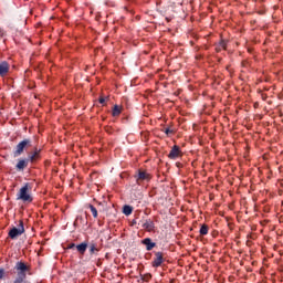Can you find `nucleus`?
Returning <instances> with one entry per match:
<instances>
[{
	"instance_id": "f3484780",
	"label": "nucleus",
	"mask_w": 283,
	"mask_h": 283,
	"mask_svg": "<svg viewBox=\"0 0 283 283\" xmlns=\"http://www.w3.org/2000/svg\"><path fill=\"white\" fill-rule=\"evenodd\" d=\"M220 50H227V41H220L219 45L217 46V52H220Z\"/></svg>"
},
{
	"instance_id": "b1692460",
	"label": "nucleus",
	"mask_w": 283,
	"mask_h": 283,
	"mask_svg": "<svg viewBox=\"0 0 283 283\" xmlns=\"http://www.w3.org/2000/svg\"><path fill=\"white\" fill-rule=\"evenodd\" d=\"M105 97H99V103H101V105H105Z\"/></svg>"
},
{
	"instance_id": "4be33fe9",
	"label": "nucleus",
	"mask_w": 283,
	"mask_h": 283,
	"mask_svg": "<svg viewBox=\"0 0 283 283\" xmlns=\"http://www.w3.org/2000/svg\"><path fill=\"white\" fill-rule=\"evenodd\" d=\"M6 277V270L0 269V280H3Z\"/></svg>"
},
{
	"instance_id": "6ab92c4d",
	"label": "nucleus",
	"mask_w": 283,
	"mask_h": 283,
	"mask_svg": "<svg viewBox=\"0 0 283 283\" xmlns=\"http://www.w3.org/2000/svg\"><path fill=\"white\" fill-rule=\"evenodd\" d=\"M23 282H25V276L18 274L12 283H23Z\"/></svg>"
},
{
	"instance_id": "9b49d317",
	"label": "nucleus",
	"mask_w": 283,
	"mask_h": 283,
	"mask_svg": "<svg viewBox=\"0 0 283 283\" xmlns=\"http://www.w3.org/2000/svg\"><path fill=\"white\" fill-rule=\"evenodd\" d=\"M28 163H30V159H19L15 165L17 171H23L28 167Z\"/></svg>"
},
{
	"instance_id": "f8f14e48",
	"label": "nucleus",
	"mask_w": 283,
	"mask_h": 283,
	"mask_svg": "<svg viewBox=\"0 0 283 283\" xmlns=\"http://www.w3.org/2000/svg\"><path fill=\"white\" fill-rule=\"evenodd\" d=\"M142 244L146 247V251H151L156 247V242H153L150 238L142 240Z\"/></svg>"
},
{
	"instance_id": "6e6552de",
	"label": "nucleus",
	"mask_w": 283,
	"mask_h": 283,
	"mask_svg": "<svg viewBox=\"0 0 283 283\" xmlns=\"http://www.w3.org/2000/svg\"><path fill=\"white\" fill-rule=\"evenodd\" d=\"M163 262H165V256L163 252H156L155 258L153 260L154 269H158V266H161Z\"/></svg>"
},
{
	"instance_id": "4468645a",
	"label": "nucleus",
	"mask_w": 283,
	"mask_h": 283,
	"mask_svg": "<svg viewBox=\"0 0 283 283\" xmlns=\"http://www.w3.org/2000/svg\"><path fill=\"white\" fill-rule=\"evenodd\" d=\"M143 229H146V231H151L154 229V221L151 220H146L143 223Z\"/></svg>"
},
{
	"instance_id": "9d476101",
	"label": "nucleus",
	"mask_w": 283,
	"mask_h": 283,
	"mask_svg": "<svg viewBox=\"0 0 283 283\" xmlns=\"http://www.w3.org/2000/svg\"><path fill=\"white\" fill-rule=\"evenodd\" d=\"M8 72H10V64L6 61L0 62V76H8Z\"/></svg>"
},
{
	"instance_id": "39448f33",
	"label": "nucleus",
	"mask_w": 283,
	"mask_h": 283,
	"mask_svg": "<svg viewBox=\"0 0 283 283\" xmlns=\"http://www.w3.org/2000/svg\"><path fill=\"white\" fill-rule=\"evenodd\" d=\"M88 248V253L91 258H94V255H98V253H101V250L103 249V245H101L98 242L96 241H91L87 244Z\"/></svg>"
},
{
	"instance_id": "f257e3e1",
	"label": "nucleus",
	"mask_w": 283,
	"mask_h": 283,
	"mask_svg": "<svg viewBox=\"0 0 283 283\" xmlns=\"http://www.w3.org/2000/svg\"><path fill=\"white\" fill-rule=\"evenodd\" d=\"M31 192L32 186H30V184H24L17 193V200H22V202H32L34 198Z\"/></svg>"
},
{
	"instance_id": "ddd939ff",
	"label": "nucleus",
	"mask_w": 283,
	"mask_h": 283,
	"mask_svg": "<svg viewBox=\"0 0 283 283\" xmlns=\"http://www.w3.org/2000/svg\"><path fill=\"white\" fill-rule=\"evenodd\" d=\"M40 154L41 149L35 148L34 153L31 156H29L30 163H36V160H39L40 158Z\"/></svg>"
},
{
	"instance_id": "dca6fc26",
	"label": "nucleus",
	"mask_w": 283,
	"mask_h": 283,
	"mask_svg": "<svg viewBox=\"0 0 283 283\" xmlns=\"http://www.w3.org/2000/svg\"><path fill=\"white\" fill-rule=\"evenodd\" d=\"M200 235H207L209 233V226L202 224L199 230Z\"/></svg>"
},
{
	"instance_id": "a211bd4d",
	"label": "nucleus",
	"mask_w": 283,
	"mask_h": 283,
	"mask_svg": "<svg viewBox=\"0 0 283 283\" xmlns=\"http://www.w3.org/2000/svg\"><path fill=\"white\" fill-rule=\"evenodd\" d=\"M88 209L91 210L93 218H98V210H96V207L90 205Z\"/></svg>"
},
{
	"instance_id": "423d86ee",
	"label": "nucleus",
	"mask_w": 283,
	"mask_h": 283,
	"mask_svg": "<svg viewBox=\"0 0 283 283\" xmlns=\"http://www.w3.org/2000/svg\"><path fill=\"white\" fill-rule=\"evenodd\" d=\"M15 271H18V275H22V277H28V272L30 268L24 262H17L14 266Z\"/></svg>"
},
{
	"instance_id": "20e7f679",
	"label": "nucleus",
	"mask_w": 283,
	"mask_h": 283,
	"mask_svg": "<svg viewBox=\"0 0 283 283\" xmlns=\"http://www.w3.org/2000/svg\"><path fill=\"white\" fill-rule=\"evenodd\" d=\"M135 180L137 185H143V182H149L151 180V175H149L145 170H138V172L135 175Z\"/></svg>"
},
{
	"instance_id": "5701e85b",
	"label": "nucleus",
	"mask_w": 283,
	"mask_h": 283,
	"mask_svg": "<svg viewBox=\"0 0 283 283\" xmlns=\"http://www.w3.org/2000/svg\"><path fill=\"white\" fill-rule=\"evenodd\" d=\"M165 134H167V136H169V134H174V130H172V129H169V128H166V129H165Z\"/></svg>"
},
{
	"instance_id": "1a4fd4ad",
	"label": "nucleus",
	"mask_w": 283,
	"mask_h": 283,
	"mask_svg": "<svg viewBox=\"0 0 283 283\" xmlns=\"http://www.w3.org/2000/svg\"><path fill=\"white\" fill-rule=\"evenodd\" d=\"M180 156V146H172L169 155H168V158H170V160H176V158H179Z\"/></svg>"
},
{
	"instance_id": "7ed1b4c3",
	"label": "nucleus",
	"mask_w": 283,
	"mask_h": 283,
	"mask_svg": "<svg viewBox=\"0 0 283 283\" xmlns=\"http://www.w3.org/2000/svg\"><path fill=\"white\" fill-rule=\"evenodd\" d=\"M23 233H25V228L23 221H20L18 228H12L9 231V238H11V240H17L19 235H23Z\"/></svg>"
},
{
	"instance_id": "412c9836",
	"label": "nucleus",
	"mask_w": 283,
	"mask_h": 283,
	"mask_svg": "<svg viewBox=\"0 0 283 283\" xmlns=\"http://www.w3.org/2000/svg\"><path fill=\"white\" fill-rule=\"evenodd\" d=\"M144 282H149L151 280V274H146L142 277Z\"/></svg>"
},
{
	"instance_id": "0eeeda50",
	"label": "nucleus",
	"mask_w": 283,
	"mask_h": 283,
	"mask_svg": "<svg viewBox=\"0 0 283 283\" xmlns=\"http://www.w3.org/2000/svg\"><path fill=\"white\" fill-rule=\"evenodd\" d=\"M67 249H76L80 255H85V252L87 251V242H82L77 245L75 243H70Z\"/></svg>"
},
{
	"instance_id": "f03ea898",
	"label": "nucleus",
	"mask_w": 283,
	"mask_h": 283,
	"mask_svg": "<svg viewBox=\"0 0 283 283\" xmlns=\"http://www.w3.org/2000/svg\"><path fill=\"white\" fill-rule=\"evenodd\" d=\"M28 147H32V140L23 139L22 142H20L15 146V149L13 151L14 158H19V156H21L23 154V151H25V149H28Z\"/></svg>"
},
{
	"instance_id": "2eb2a0df",
	"label": "nucleus",
	"mask_w": 283,
	"mask_h": 283,
	"mask_svg": "<svg viewBox=\"0 0 283 283\" xmlns=\"http://www.w3.org/2000/svg\"><path fill=\"white\" fill-rule=\"evenodd\" d=\"M133 211H134V208H132V206H124V208H123V213L125 216H132Z\"/></svg>"
},
{
	"instance_id": "aec40b11",
	"label": "nucleus",
	"mask_w": 283,
	"mask_h": 283,
	"mask_svg": "<svg viewBox=\"0 0 283 283\" xmlns=\"http://www.w3.org/2000/svg\"><path fill=\"white\" fill-rule=\"evenodd\" d=\"M113 116H120V107L118 105L113 107Z\"/></svg>"
}]
</instances>
